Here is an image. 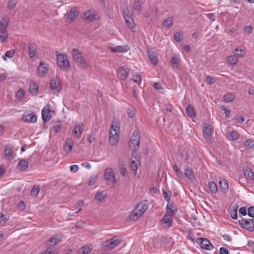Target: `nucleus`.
Segmentation results:
<instances>
[{"label": "nucleus", "mask_w": 254, "mask_h": 254, "mask_svg": "<svg viewBox=\"0 0 254 254\" xmlns=\"http://www.w3.org/2000/svg\"><path fill=\"white\" fill-rule=\"evenodd\" d=\"M63 238V236L61 234H57L53 236L46 242L48 249L40 254H58V251L56 249L52 250V248L61 242Z\"/></svg>", "instance_id": "obj_1"}, {"label": "nucleus", "mask_w": 254, "mask_h": 254, "mask_svg": "<svg viewBox=\"0 0 254 254\" xmlns=\"http://www.w3.org/2000/svg\"><path fill=\"white\" fill-rule=\"evenodd\" d=\"M72 57L74 61L79 67L83 69H85L87 67V64L85 58L77 49H73Z\"/></svg>", "instance_id": "obj_2"}, {"label": "nucleus", "mask_w": 254, "mask_h": 254, "mask_svg": "<svg viewBox=\"0 0 254 254\" xmlns=\"http://www.w3.org/2000/svg\"><path fill=\"white\" fill-rule=\"evenodd\" d=\"M239 223L240 226L244 229L247 230L250 232L254 231V219H246L242 218L239 220Z\"/></svg>", "instance_id": "obj_3"}, {"label": "nucleus", "mask_w": 254, "mask_h": 254, "mask_svg": "<svg viewBox=\"0 0 254 254\" xmlns=\"http://www.w3.org/2000/svg\"><path fill=\"white\" fill-rule=\"evenodd\" d=\"M57 64L61 68H69V63L66 57L63 54H58L56 52Z\"/></svg>", "instance_id": "obj_4"}, {"label": "nucleus", "mask_w": 254, "mask_h": 254, "mask_svg": "<svg viewBox=\"0 0 254 254\" xmlns=\"http://www.w3.org/2000/svg\"><path fill=\"white\" fill-rule=\"evenodd\" d=\"M124 17L127 26L130 29L133 28L135 24L132 18V14L129 12L127 7L124 10Z\"/></svg>", "instance_id": "obj_5"}, {"label": "nucleus", "mask_w": 254, "mask_h": 254, "mask_svg": "<svg viewBox=\"0 0 254 254\" xmlns=\"http://www.w3.org/2000/svg\"><path fill=\"white\" fill-rule=\"evenodd\" d=\"M203 136L206 141L210 144L212 142L211 138V126L209 124H204V127L203 128Z\"/></svg>", "instance_id": "obj_6"}, {"label": "nucleus", "mask_w": 254, "mask_h": 254, "mask_svg": "<svg viewBox=\"0 0 254 254\" xmlns=\"http://www.w3.org/2000/svg\"><path fill=\"white\" fill-rule=\"evenodd\" d=\"M196 242L200 245L201 248L207 250H210L213 248V245L206 238H199L197 239Z\"/></svg>", "instance_id": "obj_7"}, {"label": "nucleus", "mask_w": 254, "mask_h": 254, "mask_svg": "<svg viewBox=\"0 0 254 254\" xmlns=\"http://www.w3.org/2000/svg\"><path fill=\"white\" fill-rule=\"evenodd\" d=\"M50 88L55 94L61 92V81L58 78L52 79L50 82Z\"/></svg>", "instance_id": "obj_8"}, {"label": "nucleus", "mask_w": 254, "mask_h": 254, "mask_svg": "<svg viewBox=\"0 0 254 254\" xmlns=\"http://www.w3.org/2000/svg\"><path fill=\"white\" fill-rule=\"evenodd\" d=\"M130 69L125 66L119 67L117 70L118 77L121 80H125L127 77Z\"/></svg>", "instance_id": "obj_9"}, {"label": "nucleus", "mask_w": 254, "mask_h": 254, "mask_svg": "<svg viewBox=\"0 0 254 254\" xmlns=\"http://www.w3.org/2000/svg\"><path fill=\"white\" fill-rule=\"evenodd\" d=\"M121 242V240L118 239L117 236H115L104 242V245L105 247L114 249Z\"/></svg>", "instance_id": "obj_10"}, {"label": "nucleus", "mask_w": 254, "mask_h": 254, "mask_svg": "<svg viewBox=\"0 0 254 254\" xmlns=\"http://www.w3.org/2000/svg\"><path fill=\"white\" fill-rule=\"evenodd\" d=\"M172 216L168 213H165L160 220L161 224L165 228L171 227L173 223Z\"/></svg>", "instance_id": "obj_11"}, {"label": "nucleus", "mask_w": 254, "mask_h": 254, "mask_svg": "<svg viewBox=\"0 0 254 254\" xmlns=\"http://www.w3.org/2000/svg\"><path fill=\"white\" fill-rule=\"evenodd\" d=\"M28 53L30 59H34L36 57L37 54V46L36 44L30 42L27 46Z\"/></svg>", "instance_id": "obj_12"}, {"label": "nucleus", "mask_w": 254, "mask_h": 254, "mask_svg": "<svg viewBox=\"0 0 254 254\" xmlns=\"http://www.w3.org/2000/svg\"><path fill=\"white\" fill-rule=\"evenodd\" d=\"M52 117L51 110L50 108L44 107L42 111V118L44 123L49 121Z\"/></svg>", "instance_id": "obj_13"}, {"label": "nucleus", "mask_w": 254, "mask_h": 254, "mask_svg": "<svg viewBox=\"0 0 254 254\" xmlns=\"http://www.w3.org/2000/svg\"><path fill=\"white\" fill-rule=\"evenodd\" d=\"M111 177L113 180L111 183H108V185L112 187L114 186V185L116 183V180L115 179V173L112 168H108L105 170L104 177Z\"/></svg>", "instance_id": "obj_14"}, {"label": "nucleus", "mask_w": 254, "mask_h": 254, "mask_svg": "<svg viewBox=\"0 0 254 254\" xmlns=\"http://www.w3.org/2000/svg\"><path fill=\"white\" fill-rule=\"evenodd\" d=\"M80 13L79 8L77 6L71 7L67 15L70 20H74Z\"/></svg>", "instance_id": "obj_15"}, {"label": "nucleus", "mask_w": 254, "mask_h": 254, "mask_svg": "<svg viewBox=\"0 0 254 254\" xmlns=\"http://www.w3.org/2000/svg\"><path fill=\"white\" fill-rule=\"evenodd\" d=\"M148 206V201L147 200H145L138 203L135 206V208L137 209L138 212L143 215L147 210Z\"/></svg>", "instance_id": "obj_16"}, {"label": "nucleus", "mask_w": 254, "mask_h": 254, "mask_svg": "<svg viewBox=\"0 0 254 254\" xmlns=\"http://www.w3.org/2000/svg\"><path fill=\"white\" fill-rule=\"evenodd\" d=\"M131 163L130 167L132 171H134V174H136V171L138 169V160L136 157L133 155H131L130 157Z\"/></svg>", "instance_id": "obj_17"}, {"label": "nucleus", "mask_w": 254, "mask_h": 254, "mask_svg": "<svg viewBox=\"0 0 254 254\" xmlns=\"http://www.w3.org/2000/svg\"><path fill=\"white\" fill-rule=\"evenodd\" d=\"M73 142L72 140L70 138H67L64 145V150L66 153H69L71 152Z\"/></svg>", "instance_id": "obj_18"}, {"label": "nucleus", "mask_w": 254, "mask_h": 254, "mask_svg": "<svg viewBox=\"0 0 254 254\" xmlns=\"http://www.w3.org/2000/svg\"><path fill=\"white\" fill-rule=\"evenodd\" d=\"M148 56L151 61V63L154 65H156L158 64V58L157 55L155 53V51H153L152 50L148 51Z\"/></svg>", "instance_id": "obj_19"}, {"label": "nucleus", "mask_w": 254, "mask_h": 254, "mask_svg": "<svg viewBox=\"0 0 254 254\" xmlns=\"http://www.w3.org/2000/svg\"><path fill=\"white\" fill-rule=\"evenodd\" d=\"M243 172L244 176L247 179L251 181L254 180V173L251 169L249 168L244 169Z\"/></svg>", "instance_id": "obj_20"}, {"label": "nucleus", "mask_w": 254, "mask_h": 254, "mask_svg": "<svg viewBox=\"0 0 254 254\" xmlns=\"http://www.w3.org/2000/svg\"><path fill=\"white\" fill-rule=\"evenodd\" d=\"M110 136H109V141L110 144L112 145H115L117 143L119 140V135L117 132H115V134H113L112 133V131L111 130H110Z\"/></svg>", "instance_id": "obj_21"}, {"label": "nucleus", "mask_w": 254, "mask_h": 254, "mask_svg": "<svg viewBox=\"0 0 254 254\" xmlns=\"http://www.w3.org/2000/svg\"><path fill=\"white\" fill-rule=\"evenodd\" d=\"M142 215L140 212H138L137 209L135 207L129 215V219L131 220L135 221L138 220Z\"/></svg>", "instance_id": "obj_22"}, {"label": "nucleus", "mask_w": 254, "mask_h": 254, "mask_svg": "<svg viewBox=\"0 0 254 254\" xmlns=\"http://www.w3.org/2000/svg\"><path fill=\"white\" fill-rule=\"evenodd\" d=\"M166 213L171 215H174L177 211V209L172 203H168L166 207Z\"/></svg>", "instance_id": "obj_23"}, {"label": "nucleus", "mask_w": 254, "mask_h": 254, "mask_svg": "<svg viewBox=\"0 0 254 254\" xmlns=\"http://www.w3.org/2000/svg\"><path fill=\"white\" fill-rule=\"evenodd\" d=\"M39 86L33 82H31L29 85V92L31 94L36 95L38 93Z\"/></svg>", "instance_id": "obj_24"}, {"label": "nucleus", "mask_w": 254, "mask_h": 254, "mask_svg": "<svg viewBox=\"0 0 254 254\" xmlns=\"http://www.w3.org/2000/svg\"><path fill=\"white\" fill-rule=\"evenodd\" d=\"M22 119L30 123H35L37 121V116L34 114L24 116L22 117Z\"/></svg>", "instance_id": "obj_25"}, {"label": "nucleus", "mask_w": 254, "mask_h": 254, "mask_svg": "<svg viewBox=\"0 0 254 254\" xmlns=\"http://www.w3.org/2000/svg\"><path fill=\"white\" fill-rule=\"evenodd\" d=\"M48 67L46 64L42 62H40L39 65L37 68V72L38 73H41L42 75L47 73Z\"/></svg>", "instance_id": "obj_26"}, {"label": "nucleus", "mask_w": 254, "mask_h": 254, "mask_svg": "<svg viewBox=\"0 0 254 254\" xmlns=\"http://www.w3.org/2000/svg\"><path fill=\"white\" fill-rule=\"evenodd\" d=\"M128 50V47L127 46H118L114 48H111V51L112 52H126Z\"/></svg>", "instance_id": "obj_27"}, {"label": "nucleus", "mask_w": 254, "mask_h": 254, "mask_svg": "<svg viewBox=\"0 0 254 254\" xmlns=\"http://www.w3.org/2000/svg\"><path fill=\"white\" fill-rule=\"evenodd\" d=\"M84 129L83 126L82 125H76L75 126L73 132L74 134L80 137L83 130Z\"/></svg>", "instance_id": "obj_28"}, {"label": "nucleus", "mask_w": 254, "mask_h": 254, "mask_svg": "<svg viewBox=\"0 0 254 254\" xmlns=\"http://www.w3.org/2000/svg\"><path fill=\"white\" fill-rule=\"evenodd\" d=\"M28 166V162L25 159L21 160L18 164V169L22 171H26Z\"/></svg>", "instance_id": "obj_29"}, {"label": "nucleus", "mask_w": 254, "mask_h": 254, "mask_svg": "<svg viewBox=\"0 0 254 254\" xmlns=\"http://www.w3.org/2000/svg\"><path fill=\"white\" fill-rule=\"evenodd\" d=\"M219 184L220 186V189L221 190L226 193L228 190V184L227 181L225 179H223V180L219 181Z\"/></svg>", "instance_id": "obj_30"}, {"label": "nucleus", "mask_w": 254, "mask_h": 254, "mask_svg": "<svg viewBox=\"0 0 254 254\" xmlns=\"http://www.w3.org/2000/svg\"><path fill=\"white\" fill-rule=\"evenodd\" d=\"M180 62V59L176 55L173 56L170 61V63L174 68H177L179 66Z\"/></svg>", "instance_id": "obj_31"}, {"label": "nucleus", "mask_w": 254, "mask_h": 254, "mask_svg": "<svg viewBox=\"0 0 254 254\" xmlns=\"http://www.w3.org/2000/svg\"><path fill=\"white\" fill-rule=\"evenodd\" d=\"M186 110V114L188 117L193 118L195 116L194 109L190 105L187 106Z\"/></svg>", "instance_id": "obj_32"}, {"label": "nucleus", "mask_w": 254, "mask_h": 254, "mask_svg": "<svg viewBox=\"0 0 254 254\" xmlns=\"http://www.w3.org/2000/svg\"><path fill=\"white\" fill-rule=\"evenodd\" d=\"M185 175L190 180L194 179V175L193 171L190 167H187L185 170Z\"/></svg>", "instance_id": "obj_33"}, {"label": "nucleus", "mask_w": 254, "mask_h": 254, "mask_svg": "<svg viewBox=\"0 0 254 254\" xmlns=\"http://www.w3.org/2000/svg\"><path fill=\"white\" fill-rule=\"evenodd\" d=\"M106 195V193L104 191H97L96 193L95 198L96 200L99 201H102Z\"/></svg>", "instance_id": "obj_34"}, {"label": "nucleus", "mask_w": 254, "mask_h": 254, "mask_svg": "<svg viewBox=\"0 0 254 254\" xmlns=\"http://www.w3.org/2000/svg\"><path fill=\"white\" fill-rule=\"evenodd\" d=\"M173 18L172 17L166 18L162 23V25L165 28H170L173 25Z\"/></svg>", "instance_id": "obj_35"}, {"label": "nucleus", "mask_w": 254, "mask_h": 254, "mask_svg": "<svg viewBox=\"0 0 254 254\" xmlns=\"http://www.w3.org/2000/svg\"><path fill=\"white\" fill-rule=\"evenodd\" d=\"M4 153L5 157L8 158L11 157L13 153V149L10 146H6Z\"/></svg>", "instance_id": "obj_36"}, {"label": "nucleus", "mask_w": 254, "mask_h": 254, "mask_svg": "<svg viewBox=\"0 0 254 254\" xmlns=\"http://www.w3.org/2000/svg\"><path fill=\"white\" fill-rule=\"evenodd\" d=\"M141 0H135L133 5V9L139 13L141 11Z\"/></svg>", "instance_id": "obj_37"}, {"label": "nucleus", "mask_w": 254, "mask_h": 254, "mask_svg": "<svg viewBox=\"0 0 254 254\" xmlns=\"http://www.w3.org/2000/svg\"><path fill=\"white\" fill-rule=\"evenodd\" d=\"M84 18L89 22H91L94 19V15L92 14L90 10L86 11L84 12Z\"/></svg>", "instance_id": "obj_38"}, {"label": "nucleus", "mask_w": 254, "mask_h": 254, "mask_svg": "<svg viewBox=\"0 0 254 254\" xmlns=\"http://www.w3.org/2000/svg\"><path fill=\"white\" fill-rule=\"evenodd\" d=\"M226 60L227 63L231 65H235L238 63V59L234 58L232 56H227Z\"/></svg>", "instance_id": "obj_39"}, {"label": "nucleus", "mask_w": 254, "mask_h": 254, "mask_svg": "<svg viewBox=\"0 0 254 254\" xmlns=\"http://www.w3.org/2000/svg\"><path fill=\"white\" fill-rule=\"evenodd\" d=\"M208 188L210 192L212 193H215L217 191V186L214 182H209L208 183Z\"/></svg>", "instance_id": "obj_40"}, {"label": "nucleus", "mask_w": 254, "mask_h": 254, "mask_svg": "<svg viewBox=\"0 0 254 254\" xmlns=\"http://www.w3.org/2000/svg\"><path fill=\"white\" fill-rule=\"evenodd\" d=\"M8 25V22L5 19H1L0 22V30H6Z\"/></svg>", "instance_id": "obj_41"}, {"label": "nucleus", "mask_w": 254, "mask_h": 254, "mask_svg": "<svg viewBox=\"0 0 254 254\" xmlns=\"http://www.w3.org/2000/svg\"><path fill=\"white\" fill-rule=\"evenodd\" d=\"M8 37V34L6 30H0V41L3 42L5 41Z\"/></svg>", "instance_id": "obj_42"}, {"label": "nucleus", "mask_w": 254, "mask_h": 254, "mask_svg": "<svg viewBox=\"0 0 254 254\" xmlns=\"http://www.w3.org/2000/svg\"><path fill=\"white\" fill-rule=\"evenodd\" d=\"M245 146L248 149L254 147V140L252 139H248L244 143Z\"/></svg>", "instance_id": "obj_43"}, {"label": "nucleus", "mask_w": 254, "mask_h": 254, "mask_svg": "<svg viewBox=\"0 0 254 254\" xmlns=\"http://www.w3.org/2000/svg\"><path fill=\"white\" fill-rule=\"evenodd\" d=\"M223 98L226 102H230L234 100V96L232 93H229L225 94Z\"/></svg>", "instance_id": "obj_44"}, {"label": "nucleus", "mask_w": 254, "mask_h": 254, "mask_svg": "<svg viewBox=\"0 0 254 254\" xmlns=\"http://www.w3.org/2000/svg\"><path fill=\"white\" fill-rule=\"evenodd\" d=\"M17 2V0H8L7 7L10 9H14Z\"/></svg>", "instance_id": "obj_45"}, {"label": "nucleus", "mask_w": 254, "mask_h": 254, "mask_svg": "<svg viewBox=\"0 0 254 254\" xmlns=\"http://www.w3.org/2000/svg\"><path fill=\"white\" fill-rule=\"evenodd\" d=\"M135 109L133 107L128 108L127 109V114L128 118L132 119L134 117L135 115Z\"/></svg>", "instance_id": "obj_46"}, {"label": "nucleus", "mask_w": 254, "mask_h": 254, "mask_svg": "<svg viewBox=\"0 0 254 254\" xmlns=\"http://www.w3.org/2000/svg\"><path fill=\"white\" fill-rule=\"evenodd\" d=\"M40 188L38 186H34L31 190V194L33 196H36L40 191Z\"/></svg>", "instance_id": "obj_47"}, {"label": "nucleus", "mask_w": 254, "mask_h": 254, "mask_svg": "<svg viewBox=\"0 0 254 254\" xmlns=\"http://www.w3.org/2000/svg\"><path fill=\"white\" fill-rule=\"evenodd\" d=\"M230 136L231 138V140H235L239 138V134L237 131L233 130L230 132Z\"/></svg>", "instance_id": "obj_48"}, {"label": "nucleus", "mask_w": 254, "mask_h": 254, "mask_svg": "<svg viewBox=\"0 0 254 254\" xmlns=\"http://www.w3.org/2000/svg\"><path fill=\"white\" fill-rule=\"evenodd\" d=\"M233 53L238 58L242 57L245 54V52L243 50H239L238 48L236 49Z\"/></svg>", "instance_id": "obj_49"}, {"label": "nucleus", "mask_w": 254, "mask_h": 254, "mask_svg": "<svg viewBox=\"0 0 254 254\" xmlns=\"http://www.w3.org/2000/svg\"><path fill=\"white\" fill-rule=\"evenodd\" d=\"M61 127H62V124L60 122L55 124L53 127L54 131L56 133L60 132Z\"/></svg>", "instance_id": "obj_50"}, {"label": "nucleus", "mask_w": 254, "mask_h": 254, "mask_svg": "<svg viewBox=\"0 0 254 254\" xmlns=\"http://www.w3.org/2000/svg\"><path fill=\"white\" fill-rule=\"evenodd\" d=\"M174 38L177 42H180L183 40V36L180 32H177L175 34Z\"/></svg>", "instance_id": "obj_51"}, {"label": "nucleus", "mask_w": 254, "mask_h": 254, "mask_svg": "<svg viewBox=\"0 0 254 254\" xmlns=\"http://www.w3.org/2000/svg\"><path fill=\"white\" fill-rule=\"evenodd\" d=\"M205 82L208 85H211L215 83L214 78L210 75H207L205 78Z\"/></svg>", "instance_id": "obj_52"}, {"label": "nucleus", "mask_w": 254, "mask_h": 254, "mask_svg": "<svg viewBox=\"0 0 254 254\" xmlns=\"http://www.w3.org/2000/svg\"><path fill=\"white\" fill-rule=\"evenodd\" d=\"M172 167L174 171L176 172L178 177L181 178L183 177V173L178 169V167L176 165H173Z\"/></svg>", "instance_id": "obj_53"}, {"label": "nucleus", "mask_w": 254, "mask_h": 254, "mask_svg": "<svg viewBox=\"0 0 254 254\" xmlns=\"http://www.w3.org/2000/svg\"><path fill=\"white\" fill-rule=\"evenodd\" d=\"M130 143L132 144L133 146H136L138 148L139 146L140 141L139 139H134V138H130Z\"/></svg>", "instance_id": "obj_54"}, {"label": "nucleus", "mask_w": 254, "mask_h": 254, "mask_svg": "<svg viewBox=\"0 0 254 254\" xmlns=\"http://www.w3.org/2000/svg\"><path fill=\"white\" fill-rule=\"evenodd\" d=\"M221 109L224 111L226 117L229 118L230 117V111L228 110L226 107L224 105L221 106Z\"/></svg>", "instance_id": "obj_55"}, {"label": "nucleus", "mask_w": 254, "mask_h": 254, "mask_svg": "<svg viewBox=\"0 0 254 254\" xmlns=\"http://www.w3.org/2000/svg\"><path fill=\"white\" fill-rule=\"evenodd\" d=\"M119 128V127L118 126V124L117 123H116L114 121H113L111 126V129L110 130H113V131H115V132H117V131H118Z\"/></svg>", "instance_id": "obj_56"}, {"label": "nucleus", "mask_w": 254, "mask_h": 254, "mask_svg": "<svg viewBox=\"0 0 254 254\" xmlns=\"http://www.w3.org/2000/svg\"><path fill=\"white\" fill-rule=\"evenodd\" d=\"M81 250L82 251V253L83 254H88L91 251V249L89 248V247L86 246L82 247L81 248Z\"/></svg>", "instance_id": "obj_57"}, {"label": "nucleus", "mask_w": 254, "mask_h": 254, "mask_svg": "<svg viewBox=\"0 0 254 254\" xmlns=\"http://www.w3.org/2000/svg\"><path fill=\"white\" fill-rule=\"evenodd\" d=\"M25 91L23 89H19L16 93V96L18 98H22L24 96Z\"/></svg>", "instance_id": "obj_58"}, {"label": "nucleus", "mask_w": 254, "mask_h": 254, "mask_svg": "<svg viewBox=\"0 0 254 254\" xmlns=\"http://www.w3.org/2000/svg\"><path fill=\"white\" fill-rule=\"evenodd\" d=\"M97 177L96 176H92L91 177H90L88 182L89 186L93 185L97 181Z\"/></svg>", "instance_id": "obj_59"}, {"label": "nucleus", "mask_w": 254, "mask_h": 254, "mask_svg": "<svg viewBox=\"0 0 254 254\" xmlns=\"http://www.w3.org/2000/svg\"><path fill=\"white\" fill-rule=\"evenodd\" d=\"M248 215L252 218H254V206H251L248 210Z\"/></svg>", "instance_id": "obj_60"}, {"label": "nucleus", "mask_w": 254, "mask_h": 254, "mask_svg": "<svg viewBox=\"0 0 254 254\" xmlns=\"http://www.w3.org/2000/svg\"><path fill=\"white\" fill-rule=\"evenodd\" d=\"M83 204H84V202L82 200H79L77 202L76 204L75 205V207L77 208H79V209L77 212H76V213L81 210V209H82L81 207L83 206Z\"/></svg>", "instance_id": "obj_61"}, {"label": "nucleus", "mask_w": 254, "mask_h": 254, "mask_svg": "<svg viewBox=\"0 0 254 254\" xmlns=\"http://www.w3.org/2000/svg\"><path fill=\"white\" fill-rule=\"evenodd\" d=\"M230 215L232 219H237L238 217L237 210H233L230 212Z\"/></svg>", "instance_id": "obj_62"}, {"label": "nucleus", "mask_w": 254, "mask_h": 254, "mask_svg": "<svg viewBox=\"0 0 254 254\" xmlns=\"http://www.w3.org/2000/svg\"><path fill=\"white\" fill-rule=\"evenodd\" d=\"M14 55V50H9L7 51L5 54V56H6L8 58H12Z\"/></svg>", "instance_id": "obj_63"}, {"label": "nucleus", "mask_w": 254, "mask_h": 254, "mask_svg": "<svg viewBox=\"0 0 254 254\" xmlns=\"http://www.w3.org/2000/svg\"><path fill=\"white\" fill-rule=\"evenodd\" d=\"M25 207V203L23 201H20L17 204V208L20 210H23Z\"/></svg>", "instance_id": "obj_64"}]
</instances>
